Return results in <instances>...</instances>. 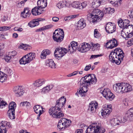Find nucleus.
<instances>
[{
	"label": "nucleus",
	"instance_id": "nucleus-15",
	"mask_svg": "<svg viewBox=\"0 0 133 133\" xmlns=\"http://www.w3.org/2000/svg\"><path fill=\"white\" fill-rule=\"evenodd\" d=\"M34 109L35 112L37 114H38L37 119H40V115L44 112V108L41 105H37L34 107Z\"/></svg>",
	"mask_w": 133,
	"mask_h": 133
},
{
	"label": "nucleus",
	"instance_id": "nucleus-24",
	"mask_svg": "<svg viewBox=\"0 0 133 133\" xmlns=\"http://www.w3.org/2000/svg\"><path fill=\"white\" fill-rule=\"evenodd\" d=\"M45 64L46 66L52 69H55L56 67L54 61L51 59L46 60L45 62Z\"/></svg>",
	"mask_w": 133,
	"mask_h": 133
},
{
	"label": "nucleus",
	"instance_id": "nucleus-4",
	"mask_svg": "<svg viewBox=\"0 0 133 133\" xmlns=\"http://www.w3.org/2000/svg\"><path fill=\"white\" fill-rule=\"evenodd\" d=\"M105 129L100 122H94L87 128L86 133H104Z\"/></svg>",
	"mask_w": 133,
	"mask_h": 133
},
{
	"label": "nucleus",
	"instance_id": "nucleus-36",
	"mask_svg": "<svg viewBox=\"0 0 133 133\" xmlns=\"http://www.w3.org/2000/svg\"><path fill=\"white\" fill-rule=\"evenodd\" d=\"M129 34V37L133 36V26L132 25H129L126 29Z\"/></svg>",
	"mask_w": 133,
	"mask_h": 133
},
{
	"label": "nucleus",
	"instance_id": "nucleus-51",
	"mask_svg": "<svg viewBox=\"0 0 133 133\" xmlns=\"http://www.w3.org/2000/svg\"><path fill=\"white\" fill-rule=\"evenodd\" d=\"M8 53L12 58H13L17 54V52L15 51L8 52Z\"/></svg>",
	"mask_w": 133,
	"mask_h": 133
},
{
	"label": "nucleus",
	"instance_id": "nucleus-53",
	"mask_svg": "<svg viewBox=\"0 0 133 133\" xmlns=\"http://www.w3.org/2000/svg\"><path fill=\"white\" fill-rule=\"evenodd\" d=\"M12 58L9 55L8 53L6 54L4 58V59L5 61L7 62H9L11 61V59Z\"/></svg>",
	"mask_w": 133,
	"mask_h": 133
},
{
	"label": "nucleus",
	"instance_id": "nucleus-47",
	"mask_svg": "<svg viewBox=\"0 0 133 133\" xmlns=\"http://www.w3.org/2000/svg\"><path fill=\"white\" fill-rule=\"evenodd\" d=\"M0 124L2 127H3L4 128H5V127L6 125L8 126L9 127H11V126L10 123L7 122L6 121H2L0 123Z\"/></svg>",
	"mask_w": 133,
	"mask_h": 133
},
{
	"label": "nucleus",
	"instance_id": "nucleus-10",
	"mask_svg": "<svg viewBox=\"0 0 133 133\" xmlns=\"http://www.w3.org/2000/svg\"><path fill=\"white\" fill-rule=\"evenodd\" d=\"M66 102V98H64V96H62L57 100L55 105L56 108L57 107L58 110L60 111L63 107L64 106Z\"/></svg>",
	"mask_w": 133,
	"mask_h": 133
},
{
	"label": "nucleus",
	"instance_id": "nucleus-60",
	"mask_svg": "<svg viewBox=\"0 0 133 133\" xmlns=\"http://www.w3.org/2000/svg\"><path fill=\"white\" fill-rule=\"evenodd\" d=\"M123 104L125 106H128L129 105L128 101L126 99L124 100L123 101Z\"/></svg>",
	"mask_w": 133,
	"mask_h": 133
},
{
	"label": "nucleus",
	"instance_id": "nucleus-3",
	"mask_svg": "<svg viewBox=\"0 0 133 133\" xmlns=\"http://www.w3.org/2000/svg\"><path fill=\"white\" fill-rule=\"evenodd\" d=\"M114 91L119 94H123L132 90L131 86L127 83L121 82L116 83L113 85Z\"/></svg>",
	"mask_w": 133,
	"mask_h": 133
},
{
	"label": "nucleus",
	"instance_id": "nucleus-54",
	"mask_svg": "<svg viewBox=\"0 0 133 133\" xmlns=\"http://www.w3.org/2000/svg\"><path fill=\"white\" fill-rule=\"evenodd\" d=\"M87 5V2H84L82 3L81 4H80V6L79 7V9H82L83 8H85Z\"/></svg>",
	"mask_w": 133,
	"mask_h": 133
},
{
	"label": "nucleus",
	"instance_id": "nucleus-39",
	"mask_svg": "<svg viewBox=\"0 0 133 133\" xmlns=\"http://www.w3.org/2000/svg\"><path fill=\"white\" fill-rule=\"evenodd\" d=\"M7 77L4 76V74L0 71V82H3L6 81Z\"/></svg>",
	"mask_w": 133,
	"mask_h": 133
},
{
	"label": "nucleus",
	"instance_id": "nucleus-34",
	"mask_svg": "<svg viewBox=\"0 0 133 133\" xmlns=\"http://www.w3.org/2000/svg\"><path fill=\"white\" fill-rule=\"evenodd\" d=\"M57 111H59L57 107L56 108V106L53 107H51L49 110V113L50 115H51L53 117L54 115L56 113Z\"/></svg>",
	"mask_w": 133,
	"mask_h": 133
},
{
	"label": "nucleus",
	"instance_id": "nucleus-41",
	"mask_svg": "<svg viewBox=\"0 0 133 133\" xmlns=\"http://www.w3.org/2000/svg\"><path fill=\"white\" fill-rule=\"evenodd\" d=\"M13 74L12 70L9 68H7L6 70V74H4V76H10Z\"/></svg>",
	"mask_w": 133,
	"mask_h": 133
},
{
	"label": "nucleus",
	"instance_id": "nucleus-2",
	"mask_svg": "<svg viewBox=\"0 0 133 133\" xmlns=\"http://www.w3.org/2000/svg\"><path fill=\"white\" fill-rule=\"evenodd\" d=\"M124 57V53L120 49H116L114 51L111 52L109 56L110 60L113 63L117 65L119 64L123 60Z\"/></svg>",
	"mask_w": 133,
	"mask_h": 133
},
{
	"label": "nucleus",
	"instance_id": "nucleus-30",
	"mask_svg": "<svg viewBox=\"0 0 133 133\" xmlns=\"http://www.w3.org/2000/svg\"><path fill=\"white\" fill-rule=\"evenodd\" d=\"M110 123L112 126L119 125L121 124L120 120L117 118H113L110 119Z\"/></svg>",
	"mask_w": 133,
	"mask_h": 133
},
{
	"label": "nucleus",
	"instance_id": "nucleus-23",
	"mask_svg": "<svg viewBox=\"0 0 133 133\" xmlns=\"http://www.w3.org/2000/svg\"><path fill=\"white\" fill-rule=\"evenodd\" d=\"M91 14L96 16H98L99 18H102L104 14L101 11L98 9H95L93 10Z\"/></svg>",
	"mask_w": 133,
	"mask_h": 133
},
{
	"label": "nucleus",
	"instance_id": "nucleus-42",
	"mask_svg": "<svg viewBox=\"0 0 133 133\" xmlns=\"http://www.w3.org/2000/svg\"><path fill=\"white\" fill-rule=\"evenodd\" d=\"M15 111H10L8 112V111L7 112V114H8V116L10 119H12L15 118Z\"/></svg>",
	"mask_w": 133,
	"mask_h": 133
},
{
	"label": "nucleus",
	"instance_id": "nucleus-8",
	"mask_svg": "<svg viewBox=\"0 0 133 133\" xmlns=\"http://www.w3.org/2000/svg\"><path fill=\"white\" fill-rule=\"evenodd\" d=\"M128 120L131 121L133 120V108L129 109L123 119L120 120V121L121 123H122L125 122Z\"/></svg>",
	"mask_w": 133,
	"mask_h": 133
},
{
	"label": "nucleus",
	"instance_id": "nucleus-38",
	"mask_svg": "<svg viewBox=\"0 0 133 133\" xmlns=\"http://www.w3.org/2000/svg\"><path fill=\"white\" fill-rule=\"evenodd\" d=\"M56 114L55 115H54L53 117H55L56 118H60L64 116V114L63 113L62 111H61V109L60 111H57Z\"/></svg>",
	"mask_w": 133,
	"mask_h": 133
},
{
	"label": "nucleus",
	"instance_id": "nucleus-61",
	"mask_svg": "<svg viewBox=\"0 0 133 133\" xmlns=\"http://www.w3.org/2000/svg\"><path fill=\"white\" fill-rule=\"evenodd\" d=\"M24 104L25 107L26 108H29L30 107L31 105L30 103L29 102H27V101H25Z\"/></svg>",
	"mask_w": 133,
	"mask_h": 133
},
{
	"label": "nucleus",
	"instance_id": "nucleus-13",
	"mask_svg": "<svg viewBox=\"0 0 133 133\" xmlns=\"http://www.w3.org/2000/svg\"><path fill=\"white\" fill-rule=\"evenodd\" d=\"M130 22L127 19L123 20L120 18L118 20V24L119 26L123 29H126L129 25Z\"/></svg>",
	"mask_w": 133,
	"mask_h": 133
},
{
	"label": "nucleus",
	"instance_id": "nucleus-52",
	"mask_svg": "<svg viewBox=\"0 0 133 133\" xmlns=\"http://www.w3.org/2000/svg\"><path fill=\"white\" fill-rule=\"evenodd\" d=\"M110 41L109 40L107 42L105 45V46L107 48L112 49L113 48L111 44Z\"/></svg>",
	"mask_w": 133,
	"mask_h": 133
},
{
	"label": "nucleus",
	"instance_id": "nucleus-7",
	"mask_svg": "<svg viewBox=\"0 0 133 133\" xmlns=\"http://www.w3.org/2000/svg\"><path fill=\"white\" fill-rule=\"evenodd\" d=\"M100 92L107 99L112 101L115 97V96L112 93L110 89L108 88L105 89L103 90H101Z\"/></svg>",
	"mask_w": 133,
	"mask_h": 133
},
{
	"label": "nucleus",
	"instance_id": "nucleus-6",
	"mask_svg": "<svg viewBox=\"0 0 133 133\" xmlns=\"http://www.w3.org/2000/svg\"><path fill=\"white\" fill-rule=\"evenodd\" d=\"M71 121L69 119L64 118H62L59 121L57 127L60 130H64L71 125Z\"/></svg>",
	"mask_w": 133,
	"mask_h": 133
},
{
	"label": "nucleus",
	"instance_id": "nucleus-1",
	"mask_svg": "<svg viewBox=\"0 0 133 133\" xmlns=\"http://www.w3.org/2000/svg\"><path fill=\"white\" fill-rule=\"evenodd\" d=\"M97 82L96 76L94 74H89L82 78L80 81V89L79 93L85 96L84 94L88 91V87L91 84L94 85Z\"/></svg>",
	"mask_w": 133,
	"mask_h": 133
},
{
	"label": "nucleus",
	"instance_id": "nucleus-9",
	"mask_svg": "<svg viewBox=\"0 0 133 133\" xmlns=\"http://www.w3.org/2000/svg\"><path fill=\"white\" fill-rule=\"evenodd\" d=\"M67 50L63 48L58 47L55 49L54 52L55 56L57 58L62 57L67 52Z\"/></svg>",
	"mask_w": 133,
	"mask_h": 133
},
{
	"label": "nucleus",
	"instance_id": "nucleus-32",
	"mask_svg": "<svg viewBox=\"0 0 133 133\" xmlns=\"http://www.w3.org/2000/svg\"><path fill=\"white\" fill-rule=\"evenodd\" d=\"M16 103L13 102H11L9 105V110L8 111V112L10 111H15V109L16 108Z\"/></svg>",
	"mask_w": 133,
	"mask_h": 133
},
{
	"label": "nucleus",
	"instance_id": "nucleus-64",
	"mask_svg": "<svg viewBox=\"0 0 133 133\" xmlns=\"http://www.w3.org/2000/svg\"><path fill=\"white\" fill-rule=\"evenodd\" d=\"M24 2L23 1H22L18 4V6L19 7H21L23 6L24 5Z\"/></svg>",
	"mask_w": 133,
	"mask_h": 133
},
{
	"label": "nucleus",
	"instance_id": "nucleus-57",
	"mask_svg": "<svg viewBox=\"0 0 133 133\" xmlns=\"http://www.w3.org/2000/svg\"><path fill=\"white\" fill-rule=\"evenodd\" d=\"M129 18L132 21H133V10H131L129 12Z\"/></svg>",
	"mask_w": 133,
	"mask_h": 133
},
{
	"label": "nucleus",
	"instance_id": "nucleus-55",
	"mask_svg": "<svg viewBox=\"0 0 133 133\" xmlns=\"http://www.w3.org/2000/svg\"><path fill=\"white\" fill-rule=\"evenodd\" d=\"M6 128L2 127L0 124V133H6L7 131Z\"/></svg>",
	"mask_w": 133,
	"mask_h": 133
},
{
	"label": "nucleus",
	"instance_id": "nucleus-22",
	"mask_svg": "<svg viewBox=\"0 0 133 133\" xmlns=\"http://www.w3.org/2000/svg\"><path fill=\"white\" fill-rule=\"evenodd\" d=\"M47 0H39L37 2L38 6L41 9L45 8L47 5Z\"/></svg>",
	"mask_w": 133,
	"mask_h": 133
},
{
	"label": "nucleus",
	"instance_id": "nucleus-31",
	"mask_svg": "<svg viewBox=\"0 0 133 133\" xmlns=\"http://www.w3.org/2000/svg\"><path fill=\"white\" fill-rule=\"evenodd\" d=\"M121 34L122 36L125 38L126 40L128 39L127 38L132 37H129V34L126 29H123L121 31Z\"/></svg>",
	"mask_w": 133,
	"mask_h": 133
},
{
	"label": "nucleus",
	"instance_id": "nucleus-17",
	"mask_svg": "<svg viewBox=\"0 0 133 133\" xmlns=\"http://www.w3.org/2000/svg\"><path fill=\"white\" fill-rule=\"evenodd\" d=\"M31 15V13L29 9L25 8L24 9L23 11L21 12V16L24 18H28Z\"/></svg>",
	"mask_w": 133,
	"mask_h": 133
},
{
	"label": "nucleus",
	"instance_id": "nucleus-37",
	"mask_svg": "<svg viewBox=\"0 0 133 133\" xmlns=\"http://www.w3.org/2000/svg\"><path fill=\"white\" fill-rule=\"evenodd\" d=\"M70 47L72 49L73 51H76V50H78V44L76 42L72 41L71 43Z\"/></svg>",
	"mask_w": 133,
	"mask_h": 133
},
{
	"label": "nucleus",
	"instance_id": "nucleus-12",
	"mask_svg": "<svg viewBox=\"0 0 133 133\" xmlns=\"http://www.w3.org/2000/svg\"><path fill=\"white\" fill-rule=\"evenodd\" d=\"M105 29L107 33H112L116 30L115 25L114 23L109 22L106 24Z\"/></svg>",
	"mask_w": 133,
	"mask_h": 133
},
{
	"label": "nucleus",
	"instance_id": "nucleus-62",
	"mask_svg": "<svg viewBox=\"0 0 133 133\" xmlns=\"http://www.w3.org/2000/svg\"><path fill=\"white\" fill-rule=\"evenodd\" d=\"M91 67V65L90 64H89L88 65H87L84 68V70L85 71H88L90 69Z\"/></svg>",
	"mask_w": 133,
	"mask_h": 133
},
{
	"label": "nucleus",
	"instance_id": "nucleus-44",
	"mask_svg": "<svg viewBox=\"0 0 133 133\" xmlns=\"http://www.w3.org/2000/svg\"><path fill=\"white\" fill-rule=\"evenodd\" d=\"M27 55H28L29 58L31 61L34 59L36 57L35 54L33 52H31L28 53Z\"/></svg>",
	"mask_w": 133,
	"mask_h": 133
},
{
	"label": "nucleus",
	"instance_id": "nucleus-56",
	"mask_svg": "<svg viewBox=\"0 0 133 133\" xmlns=\"http://www.w3.org/2000/svg\"><path fill=\"white\" fill-rule=\"evenodd\" d=\"M49 91L50 89H49L48 86L44 87L42 89V92L45 93L48 92Z\"/></svg>",
	"mask_w": 133,
	"mask_h": 133
},
{
	"label": "nucleus",
	"instance_id": "nucleus-27",
	"mask_svg": "<svg viewBox=\"0 0 133 133\" xmlns=\"http://www.w3.org/2000/svg\"><path fill=\"white\" fill-rule=\"evenodd\" d=\"M105 1V0H94L92 3V5L94 7L97 8L101 4H103Z\"/></svg>",
	"mask_w": 133,
	"mask_h": 133
},
{
	"label": "nucleus",
	"instance_id": "nucleus-29",
	"mask_svg": "<svg viewBox=\"0 0 133 133\" xmlns=\"http://www.w3.org/2000/svg\"><path fill=\"white\" fill-rule=\"evenodd\" d=\"M51 52L50 50L48 49H45L41 52L40 56L42 59H45L47 55H50Z\"/></svg>",
	"mask_w": 133,
	"mask_h": 133
},
{
	"label": "nucleus",
	"instance_id": "nucleus-45",
	"mask_svg": "<svg viewBox=\"0 0 133 133\" xmlns=\"http://www.w3.org/2000/svg\"><path fill=\"white\" fill-rule=\"evenodd\" d=\"M66 2L63 1L59 2L57 4V6L59 9H61L64 6Z\"/></svg>",
	"mask_w": 133,
	"mask_h": 133
},
{
	"label": "nucleus",
	"instance_id": "nucleus-50",
	"mask_svg": "<svg viewBox=\"0 0 133 133\" xmlns=\"http://www.w3.org/2000/svg\"><path fill=\"white\" fill-rule=\"evenodd\" d=\"M94 36L95 37L98 38L100 37L101 35L98 30L97 29H95L94 32Z\"/></svg>",
	"mask_w": 133,
	"mask_h": 133
},
{
	"label": "nucleus",
	"instance_id": "nucleus-58",
	"mask_svg": "<svg viewBox=\"0 0 133 133\" xmlns=\"http://www.w3.org/2000/svg\"><path fill=\"white\" fill-rule=\"evenodd\" d=\"M103 55L102 54L97 55H92L91 56L90 59H92L93 58L95 59L98 57L101 56Z\"/></svg>",
	"mask_w": 133,
	"mask_h": 133
},
{
	"label": "nucleus",
	"instance_id": "nucleus-48",
	"mask_svg": "<svg viewBox=\"0 0 133 133\" xmlns=\"http://www.w3.org/2000/svg\"><path fill=\"white\" fill-rule=\"evenodd\" d=\"M72 6L74 8H77L78 9H79L80 3L78 2H73L72 4Z\"/></svg>",
	"mask_w": 133,
	"mask_h": 133
},
{
	"label": "nucleus",
	"instance_id": "nucleus-35",
	"mask_svg": "<svg viewBox=\"0 0 133 133\" xmlns=\"http://www.w3.org/2000/svg\"><path fill=\"white\" fill-rule=\"evenodd\" d=\"M53 26L51 24L43 26L41 28L37 29L36 30V32H38L41 31L46 29H48L53 27Z\"/></svg>",
	"mask_w": 133,
	"mask_h": 133
},
{
	"label": "nucleus",
	"instance_id": "nucleus-59",
	"mask_svg": "<svg viewBox=\"0 0 133 133\" xmlns=\"http://www.w3.org/2000/svg\"><path fill=\"white\" fill-rule=\"evenodd\" d=\"M78 71H76L70 74L67 75V76L68 77H71L72 76L76 75L78 74Z\"/></svg>",
	"mask_w": 133,
	"mask_h": 133
},
{
	"label": "nucleus",
	"instance_id": "nucleus-14",
	"mask_svg": "<svg viewBox=\"0 0 133 133\" xmlns=\"http://www.w3.org/2000/svg\"><path fill=\"white\" fill-rule=\"evenodd\" d=\"M112 106L111 104L108 105L107 107H105L101 111V115L104 117L106 115L108 116L112 111Z\"/></svg>",
	"mask_w": 133,
	"mask_h": 133
},
{
	"label": "nucleus",
	"instance_id": "nucleus-16",
	"mask_svg": "<svg viewBox=\"0 0 133 133\" xmlns=\"http://www.w3.org/2000/svg\"><path fill=\"white\" fill-rule=\"evenodd\" d=\"M24 88L22 86H16L14 88L15 93L18 97L22 96L25 92Z\"/></svg>",
	"mask_w": 133,
	"mask_h": 133
},
{
	"label": "nucleus",
	"instance_id": "nucleus-43",
	"mask_svg": "<svg viewBox=\"0 0 133 133\" xmlns=\"http://www.w3.org/2000/svg\"><path fill=\"white\" fill-rule=\"evenodd\" d=\"M7 105V103L3 100V98H0V108H2Z\"/></svg>",
	"mask_w": 133,
	"mask_h": 133
},
{
	"label": "nucleus",
	"instance_id": "nucleus-40",
	"mask_svg": "<svg viewBox=\"0 0 133 133\" xmlns=\"http://www.w3.org/2000/svg\"><path fill=\"white\" fill-rule=\"evenodd\" d=\"M19 47L22 49L25 50H28L30 49L31 47L30 46L28 45L23 44L20 45Z\"/></svg>",
	"mask_w": 133,
	"mask_h": 133
},
{
	"label": "nucleus",
	"instance_id": "nucleus-11",
	"mask_svg": "<svg viewBox=\"0 0 133 133\" xmlns=\"http://www.w3.org/2000/svg\"><path fill=\"white\" fill-rule=\"evenodd\" d=\"M79 46L78 50L82 52H85L89 50L91 47L89 44L86 43H82Z\"/></svg>",
	"mask_w": 133,
	"mask_h": 133
},
{
	"label": "nucleus",
	"instance_id": "nucleus-19",
	"mask_svg": "<svg viewBox=\"0 0 133 133\" xmlns=\"http://www.w3.org/2000/svg\"><path fill=\"white\" fill-rule=\"evenodd\" d=\"M43 12V10L38 7H35L31 10V13L34 15H39Z\"/></svg>",
	"mask_w": 133,
	"mask_h": 133
},
{
	"label": "nucleus",
	"instance_id": "nucleus-28",
	"mask_svg": "<svg viewBox=\"0 0 133 133\" xmlns=\"http://www.w3.org/2000/svg\"><path fill=\"white\" fill-rule=\"evenodd\" d=\"M45 80L44 79H39L36 80L33 83V85L35 87H39L45 83Z\"/></svg>",
	"mask_w": 133,
	"mask_h": 133
},
{
	"label": "nucleus",
	"instance_id": "nucleus-25",
	"mask_svg": "<svg viewBox=\"0 0 133 133\" xmlns=\"http://www.w3.org/2000/svg\"><path fill=\"white\" fill-rule=\"evenodd\" d=\"M90 16L89 20L90 23H93L94 24L96 23L98 21H99V20H101L102 18H99L98 16L92 15L91 14Z\"/></svg>",
	"mask_w": 133,
	"mask_h": 133
},
{
	"label": "nucleus",
	"instance_id": "nucleus-20",
	"mask_svg": "<svg viewBox=\"0 0 133 133\" xmlns=\"http://www.w3.org/2000/svg\"><path fill=\"white\" fill-rule=\"evenodd\" d=\"M31 61L27 54L24 56L19 61L20 63L22 64L29 63Z\"/></svg>",
	"mask_w": 133,
	"mask_h": 133
},
{
	"label": "nucleus",
	"instance_id": "nucleus-46",
	"mask_svg": "<svg viewBox=\"0 0 133 133\" xmlns=\"http://www.w3.org/2000/svg\"><path fill=\"white\" fill-rule=\"evenodd\" d=\"M110 41L113 48L116 47L118 45L117 41L115 39L113 38Z\"/></svg>",
	"mask_w": 133,
	"mask_h": 133
},
{
	"label": "nucleus",
	"instance_id": "nucleus-21",
	"mask_svg": "<svg viewBox=\"0 0 133 133\" xmlns=\"http://www.w3.org/2000/svg\"><path fill=\"white\" fill-rule=\"evenodd\" d=\"M85 21L83 18L81 19L78 21L77 28L78 30L83 29L86 26Z\"/></svg>",
	"mask_w": 133,
	"mask_h": 133
},
{
	"label": "nucleus",
	"instance_id": "nucleus-49",
	"mask_svg": "<svg viewBox=\"0 0 133 133\" xmlns=\"http://www.w3.org/2000/svg\"><path fill=\"white\" fill-rule=\"evenodd\" d=\"M76 16V15H70L66 17H65L64 18V20L65 21H69L71 19L74 18H75Z\"/></svg>",
	"mask_w": 133,
	"mask_h": 133
},
{
	"label": "nucleus",
	"instance_id": "nucleus-26",
	"mask_svg": "<svg viewBox=\"0 0 133 133\" xmlns=\"http://www.w3.org/2000/svg\"><path fill=\"white\" fill-rule=\"evenodd\" d=\"M41 19L32 20L28 23L29 26L30 27H33L38 25L39 24V22L41 21Z\"/></svg>",
	"mask_w": 133,
	"mask_h": 133
},
{
	"label": "nucleus",
	"instance_id": "nucleus-63",
	"mask_svg": "<svg viewBox=\"0 0 133 133\" xmlns=\"http://www.w3.org/2000/svg\"><path fill=\"white\" fill-rule=\"evenodd\" d=\"M94 48H95L96 49L98 50L99 49L100 47L99 44L98 43L94 44L93 45Z\"/></svg>",
	"mask_w": 133,
	"mask_h": 133
},
{
	"label": "nucleus",
	"instance_id": "nucleus-18",
	"mask_svg": "<svg viewBox=\"0 0 133 133\" xmlns=\"http://www.w3.org/2000/svg\"><path fill=\"white\" fill-rule=\"evenodd\" d=\"M98 105V103L95 101H92L89 104V110L91 112H95L96 111Z\"/></svg>",
	"mask_w": 133,
	"mask_h": 133
},
{
	"label": "nucleus",
	"instance_id": "nucleus-33",
	"mask_svg": "<svg viewBox=\"0 0 133 133\" xmlns=\"http://www.w3.org/2000/svg\"><path fill=\"white\" fill-rule=\"evenodd\" d=\"M115 11L114 9L111 8H105L103 12L104 15L106 14H112Z\"/></svg>",
	"mask_w": 133,
	"mask_h": 133
},
{
	"label": "nucleus",
	"instance_id": "nucleus-5",
	"mask_svg": "<svg viewBox=\"0 0 133 133\" xmlns=\"http://www.w3.org/2000/svg\"><path fill=\"white\" fill-rule=\"evenodd\" d=\"M64 33L63 29L58 28L56 29L53 34V39L57 42L62 41L64 37Z\"/></svg>",
	"mask_w": 133,
	"mask_h": 133
}]
</instances>
